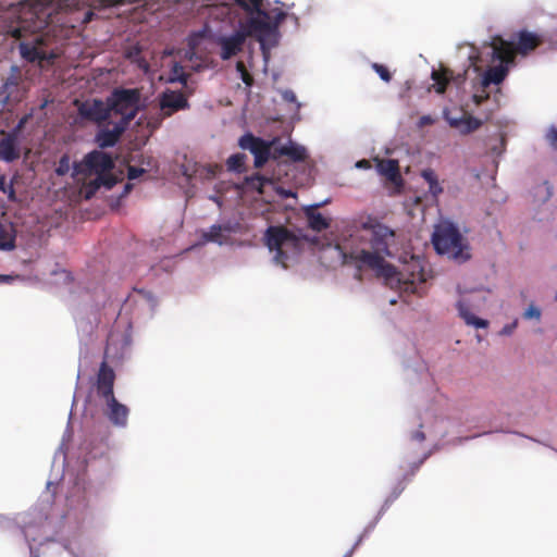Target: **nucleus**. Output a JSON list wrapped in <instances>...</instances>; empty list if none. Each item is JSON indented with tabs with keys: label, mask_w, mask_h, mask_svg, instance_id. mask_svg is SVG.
Listing matches in <instances>:
<instances>
[{
	"label": "nucleus",
	"mask_w": 557,
	"mask_h": 557,
	"mask_svg": "<svg viewBox=\"0 0 557 557\" xmlns=\"http://www.w3.org/2000/svg\"><path fill=\"white\" fill-rule=\"evenodd\" d=\"M547 191H548V197L552 195L550 193V186L547 185Z\"/></svg>",
	"instance_id": "864d4df0"
},
{
	"label": "nucleus",
	"mask_w": 557,
	"mask_h": 557,
	"mask_svg": "<svg viewBox=\"0 0 557 557\" xmlns=\"http://www.w3.org/2000/svg\"><path fill=\"white\" fill-rule=\"evenodd\" d=\"M145 173L143 168L128 166L127 177L128 180H136Z\"/></svg>",
	"instance_id": "72a5a7b5"
},
{
	"label": "nucleus",
	"mask_w": 557,
	"mask_h": 557,
	"mask_svg": "<svg viewBox=\"0 0 557 557\" xmlns=\"http://www.w3.org/2000/svg\"><path fill=\"white\" fill-rule=\"evenodd\" d=\"M393 237L394 232L389 227L369 216L350 234V238L337 248L341 250L343 262L356 267L357 280H361L363 268L391 277L395 268L385 262L383 255L389 253L388 242Z\"/></svg>",
	"instance_id": "f257e3e1"
},
{
	"label": "nucleus",
	"mask_w": 557,
	"mask_h": 557,
	"mask_svg": "<svg viewBox=\"0 0 557 557\" xmlns=\"http://www.w3.org/2000/svg\"><path fill=\"white\" fill-rule=\"evenodd\" d=\"M295 98V95L292 94V96H285V99H294Z\"/></svg>",
	"instance_id": "09e8293b"
},
{
	"label": "nucleus",
	"mask_w": 557,
	"mask_h": 557,
	"mask_svg": "<svg viewBox=\"0 0 557 557\" xmlns=\"http://www.w3.org/2000/svg\"><path fill=\"white\" fill-rule=\"evenodd\" d=\"M264 244L270 251H274V261L287 268L288 250L297 251L300 239L285 226H269L264 233Z\"/></svg>",
	"instance_id": "423d86ee"
},
{
	"label": "nucleus",
	"mask_w": 557,
	"mask_h": 557,
	"mask_svg": "<svg viewBox=\"0 0 557 557\" xmlns=\"http://www.w3.org/2000/svg\"><path fill=\"white\" fill-rule=\"evenodd\" d=\"M444 116L449 126L458 129L462 135L473 133L482 126V121L471 115L463 114L460 117H453L445 112Z\"/></svg>",
	"instance_id": "dca6fc26"
},
{
	"label": "nucleus",
	"mask_w": 557,
	"mask_h": 557,
	"mask_svg": "<svg viewBox=\"0 0 557 557\" xmlns=\"http://www.w3.org/2000/svg\"><path fill=\"white\" fill-rule=\"evenodd\" d=\"M546 141L554 149L557 150V127L550 126L545 135Z\"/></svg>",
	"instance_id": "7c9ffc66"
},
{
	"label": "nucleus",
	"mask_w": 557,
	"mask_h": 557,
	"mask_svg": "<svg viewBox=\"0 0 557 557\" xmlns=\"http://www.w3.org/2000/svg\"><path fill=\"white\" fill-rule=\"evenodd\" d=\"M511 65H515V63H507V62L499 61L498 65L490 66L483 75V79H482L483 85L488 86L491 84H494V85L500 84L508 75L509 66H511Z\"/></svg>",
	"instance_id": "a211bd4d"
},
{
	"label": "nucleus",
	"mask_w": 557,
	"mask_h": 557,
	"mask_svg": "<svg viewBox=\"0 0 557 557\" xmlns=\"http://www.w3.org/2000/svg\"><path fill=\"white\" fill-rule=\"evenodd\" d=\"M140 94L137 89L116 88L107 98L109 119L119 115L116 121L128 127L139 110Z\"/></svg>",
	"instance_id": "39448f33"
},
{
	"label": "nucleus",
	"mask_w": 557,
	"mask_h": 557,
	"mask_svg": "<svg viewBox=\"0 0 557 557\" xmlns=\"http://www.w3.org/2000/svg\"><path fill=\"white\" fill-rule=\"evenodd\" d=\"M82 165L86 174L97 175L92 183L95 188L100 186L112 188L114 186L115 178L110 174L114 168V161L109 153L101 150H92L84 157Z\"/></svg>",
	"instance_id": "6e6552de"
},
{
	"label": "nucleus",
	"mask_w": 557,
	"mask_h": 557,
	"mask_svg": "<svg viewBox=\"0 0 557 557\" xmlns=\"http://www.w3.org/2000/svg\"><path fill=\"white\" fill-rule=\"evenodd\" d=\"M434 122H435V120L431 115H422L419 119L418 125L420 127H424V126H428V125H432Z\"/></svg>",
	"instance_id": "e433bc0d"
},
{
	"label": "nucleus",
	"mask_w": 557,
	"mask_h": 557,
	"mask_svg": "<svg viewBox=\"0 0 557 557\" xmlns=\"http://www.w3.org/2000/svg\"><path fill=\"white\" fill-rule=\"evenodd\" d=\"M17 180V175H14L10 181L7 180L4 175L0 176V191L8 196L10 201L16 200L14 183Z\"/></svg>",
	"instance_id": "bb28decb"
},
{
	"label": "nucleus",
	"mask_w": 557,
	"mask_h": 557,
	"mask_svg": "<svg viewBox=\"0 0 557 557\" xmlns=\"http://www.w3.org/2000/svg\"><path fill=\"white\" fill-rule=\"evenodd\" d=\"M115 381V373L111 367L108 366V362L103 360L100 364L96 387L98 395L100 397L108 398L114 396L113 386Z\"/></svg>",
	"instance_id": "f8f14e48"
},
{
	"label": "nucleus",
	"mask_w": 557,
	"mask_h": 557,
	"mask_svg": "<svg viewBox=\"0 0 557 557\" xmlns=\"http://www.w3.org/2000/svg\"><path fill=\"white\" fill-rule=\"evenodd\" d=\"M276 140L271 143L265 141L260 137H256L251 133L243 135L238 140V146L244 150H249L255 157V166L262 168L270 156H272L271 148Z\"/></svg>",
	"instance_id": "9d476101"
},
{
	"label": "nucleus",
	"mask_w": 557,
	"mask_h": 557,
	"mask_svg": "<svg viewBox=\"0 0 557 557\" xmlns=\"http://www.w3.org/2000/svg\"><path fill=\"white\" fill-rule=\"evenodd\" d=\"M281 157H288L294 162L305 161L307 158L306 149L301 146L294 145H281L274 146L272 151V158L278 159Z\"/></svg>",
	"instance_id": "f3484780"
},
{
	"label": "nucleus",
	"mask_w": 557,
	"mask_h": 557,
	"mask_svg": "<svg viewBox=\"0 0 557 557\" xmlns=\"http://www.w3.org/2000/svg\"><path fill=\"white\" fill-rule=\"evenodd\" d=\"M421 176L429 184L437 178L436 173L432 169H425L421 172Z\"/></svg>",
	"instance_id": "c9c22d12"
},
{
	"label": "nucleus",
	"mask_w": 557,
	"mask_h": 557,
	"mask_svg": "<svg viewBox=\"0 0 557 557\" xmlns=\"http://www.w3.org/2000/svg\"><path fill=\"white\" fill-rule=\"evenodd\" d=\"M131 189V184L125 185V193H127Z\"/></svg>",
	"instance_id": "de8ad7c7"
},
{
	"label": "nucleus",
	"mask_w": 557,
	"mask_h": 557,
	"mask_svg": "<svg viewBox=\"0 0 557 557\" xmlns=\"http://www.w3.org/2000/svg\"><path fill=\"white\" fill-rule=\"evenodd\" d=\"M372 69L374 72L386 83H389L392 81V74L389 73L388 69L380 63H373Z\"/></svg>",
	"instance_id": "c85d7f7f"
},
{
	"label": "nucleus",
	"mask_w": 557,
	"mask_h": 557,
	"mask_svg": "<svg viewBox=\"0 0 557 557\" xmlns=\"http://www.w3.org/2000/svg\"><path fill=\"white\" fill-rule=\"evenodd\" d=\"M516 38L517 41L513 42L494 36L491 41L493 60L515 63L517 54L528 55L544 42L541 35L527 29L519 30Z\"/></svg>",
	"instance_id": "7ed1b4c3"
},
{
	"label": "nucleus",
	"mask_w": 557,
	"mask_h": 557,
	"mask_svg": "<svg viewBox=\"0 0 557 557\" xmlns=\"http://www.w3.org/2000/svg\"><path fill=\"white\" fill-rule=\"evenodd\" d=\"M70 171V157L67 154H63L58 163L55 169V173L58 175H65Z\"/></svg>",
	"instance_id": "c756f323"
},
{
	"label": "nucleus",
	"mask_w": 557,
	"mask_h": 557,
	"mask_svg": "<svg viewBox=\"0 0 557 557\" xmlns=\"http://www.w3.org/2000/svg\"><path fill=\"white\" fill-rule=\"evenodd\" d=\"M380 174L387 177L389 181H395L399 176L398 161L394 159L381 160L377 163Z\"/></svg>",
	"instance_id": "393cba45"
},
{
	"label": "nucleus",
	"mask_w": 557,
	"mask_h": 557,
	"mask_svg": "<svg viewBox=\"0 0 557 557\" xmlns=\"http://www.w3.org/2000/svg\"><path fill=\"white\" fill-rule=\"evenodd\" d=\"M357 166L367 169L370 168V162L368 160H361L357 162Z\"/></svg>",
	"instance_id": "ea45409f"
},
{
	"label": "nucleus",
	"mask_w": 557,
	"mask_h": 557,
	"mask_svg": "<svg viewBox=\"0 0 557 557\" xmlns=\"http://www.w3.org/2000/svg\"><path fill=\"white\" fill-rule=\"evenodd\" d=\"M15 238L14 228L0 223V250H13L15 248Z\"/></svg>",
	"instance_id": "b1692460"
},
{
	"label": "nucleus",
	"mask_w": 557,
	"mask_h": 557,
	"mask_svg": "<svg viewBox=\"0 0 557 557\" xmlns=\"http://www.w3.org/2000/svg\"><path fill=\"white\" fill-rule=\"evenodd\" d=\"M107 410L106 416L110 420V422L120 428H124L127 425V419L129 414V409L127 406L121 404L115 396H111L104 398Z\"/></svg>",
	"instance_id": "ddd939ff"
},
{
	"label": "nucleus",
	"mask_w": 557,
	"mask_h": 557,
	"mask_svg": "<svg viewBox=\"0 0 557 557\" xmlns=\"http://www.w3.org/2000/svg\"><path fill=\"white\" fill-rule=\"evenodd\" d=\"M256 178H257L258 181H260V182H261V181H263V177H262V176H260V175H256Z\"/></svg>",
	"instance_id": "603ef678"
},
{
	"label": "nucleus",
	"mask_w": 557,
	"mask_h": 557,
	"mask_svg": "<svg viewBox=\"0 0 557 557\" xmlns=\"http://www.w3.org/2000/svg\"><path fill=\"white\" fill-rule=\"evenodd\" d=\"M25 23L26 21L22 22L18 26L10 27L8 32L13 38L20 40L18 49L21 57L30 63L38 62L39 64H42L45 61L52 63L55 58L54 54H48L40 48L45 44L41 35L30 32L33 38L32 40H26L29 28Z\"/></svg>",
	"instance_id": "0eeeda50"
},
{
	"label": "nucleus",
	"mask_w": 557,
	"mask_h": 557,
	"mask_svg": "<svg viewBox=\"0 0 557 557\" xmlns=\"http://www.w3.org/2000/svg\"><path fill=\"white\" fill-rule=\"evenodd\" d=\"M178 70H182V66H180L178 64H175L174 65V73H177Z\"/></svg>",
	"instance_id": "49530a36"
},
{
	"label": "nucleus",
	"mask_w": 557,
	"mask_h": 557,
	"mask_svg": "<svg viewBox=\"0 0 557 557\" xmlns=\"http://www.w3.org/2000/svg\"><path fill=\"white\" fill-rule=\"evenodd\" d=\"M234 232L231 225L214 224L208 232L203 234L207 242L216 243L219 245L226 244L230 239V234Z\"/></svg>",
	"instance_id": "aec40b11"
},
{
	"label": "nucleus",
	"mask_w": 557,
	"mask_h": 557,
	"mask_svg": "<svg viewBox=\"0 0 557 557\" xmlns=\"http://www.w3.org/2000/svg\"><path fill=\"white\" fill-rule=\"evenodd\" d=\"M12 280H13V277H12V276H10V275H1V274H0V283H9V282H11Z\"/></svg>",
	"instance_id": "79ce46f5"
},
{
	"label": "nucleus",
	"mask_w": 557,
	"mask_h": 557,
	"mask_svg": "<svg viewBox=\"0 0 557 557\" xmlns=\"http://www.w3.org/2000/svg\"><path fill=\"white\" fill-rule=\"evenodd\" d=\"M236 70L240 74V78L245 83V85L251 87L253 85V77L246 69L244 62L238 61L236 63Z\"/></svg>",
	"instance_id": "cd10ccee"
},
{
	"label": "nucleus",
	"mask_w": 557,
	"mask_h": 557,
	"mask_svg": "<svg viewBox=\"0 0 557 557\" xmlns=\"http://www.w3.org/2000/svg\"><path fill=\"white\" fill-rule=\"evenodd\" d=\"M432 243L441 255H448L450 258L461 261L470 257L469 253H465L467 245L463 243L462 235L450 222H442L435 226Z\"/></svg>",
	"instance_id": "20e7f679"
},
{
	"label": "nucleus",
	"mask_w": 557,
	"mask_h": 557,
	"mask_svg": "<svg viewBox=\"0 0 557 557\" xmlns=\"http://www.w3.org/2000/svg\"><path fill=\"white\" fill-rule=\"evenodd\" d=\"M474 101H475V103L480 104L482 102V98L474 96Z\"/></svg>",
	"instance_id": "a18cd8bd"
},
{
	"label": "nucleus",
	"mask_w": 557,
	"mask_h": 557,
	"mask_svg": "<svg viewBox=\"0 0 557 557\" xmlns=\"http://www.w3.org/2000/svg\"><path fill=\"white\" fill-rule=\"evenodd\" d=\"M431 77L435 83V91L437 94H444L446 91L447 85L453 78V71L449 69H441L440 71L433 70Z\"/></svg>",
	"instance_id": "5701e85b"
},
{
	"label": "nucleus",
	"mask_w": 557,
	"mask_h": 557,
	"mask_svg": "<svg viewBox=\"0 0 557 557\" xmlns=\"http://www.w3.org/2000/svg\"><path fill=\"white\" fill-rule=\"evenodd\" d=\"M246 159H247V157L244 153H234V154L230 156L226 161L228 171L236 172V173L245 172Z\"/></svg>",
	"instance_id": "a878e982"
},
{
	"label": "nucleus",
	"mask_w": 557,
	"mask_h": 557,
	"mask_svg": "<svg viewBox=\"0 0 557 557\" xmlns=\"http://www.w3.org/2000/svg\"><path fill=\"white\" fill-rule=\"evenodd\" d=\"M20 158V149L16 139L8 136L0 140V159L5 162H13Z\"/></svg>",
	"instance_id": "412c9836"
},
{
	"label": "nucleus",
	"mask_w": 557,
	"mask_h": 557,
	"mask_svg": "<svg viewBox=\"0 0 557 557\" xmlns=\"http://www.w3.org/2000/svg\"><path fill=\"white\" fill-rule=\"evenodd\" d=\"M235 1L248 14V18L235 34L219 39L222 60H228L240 52L247 37H256L262 48L265 44H274L278 27L287 15L277 7L263 8V0Z\"/></svg>",
	"instance_id": "f03ea898"
},
{
	"label": "nucleus",
	"mask_w": 557,
	"mask_h": 557,
	"mask_svg": "<svg viewBox=\"0 0 557 557\" xmlns=\"http://www.w3.org/2000/svg\"><path fill=\"white\" fill-rule=\"evenodd\" d=\"M411 438L414 441L422 442V441H424L425 436L422 431H416L412 433Z\"/></svg>",
	"instance_id": "58836bf2"
},
{
	"label": "nucleus",
	"mask_w": 557,
	"mask_h": 557,
	"mask_svg": "<svg viewBox=\"0 0 557 557\" xmlns=\"http://www.w3.org/2000/svg\"><path fill=\"white\" fill-rule=\"evenodd\" d=\"M523 318L524 319H536V320H540L541 318V310L533 306V305H530L527 310L523 312Z\"/></svg>",
	"instance_id": "2f4dec72"
},
{
	"label": "nucleus",
	"mask_w": 557,
	"mask_h": 557,
	"mask_svg": "<svg viewBox=\"0 0 557 557\" xmlns=\"http://www.w3.org/2000/svg\"><path fill=\"white\" fill-rule=\"evenodd\" d=\"M22 83L21 73L17 67H13L12 73L5 78L0 88V94L4 97V102H17L22 99L20 85Z\"/></svg>",
	"instance_id": "2eb2a0df"
},
{
	"label": "nucleus",
	"mask_w": 557,
	"mask_h": 557,
	"mask_svg": "<svg viewBox=\"0 0 557 557\" xmlns=\"http://www.w3.org/2000/svg\"><path fill=\"white\" fill-rule=\"evenodd\" d=\"M320 206L321 203L305 208L308 226L314 232H322L329 228L331 224V221L327 218L317 211Z\"/></svg>",
	"instance_id": "6ab92c4d"
},
{
	"label": "nucleus",
	"mask_w": 557,
	"mask_h": 557,
	"mask_svg": "<svg viewBox=\"0 0 557 557\" xmlns=\"http://www.w3.org/2000/svg\"><path fill=\"white\" fill-rule=\"evenodd\" d=\"M397 496H398V494L396 493V494H395V495H393L392 497H388V498L386 499V503H385V504L387 505L388 503H392L394 499H396V498H397Z\"/></svg>",
	"instance_id": "c03bdc74"
},
{
	"label": "nucleus",
	"mask_w": 557,
	"mask_h": 557,
	"mask_svg": "<svg viewBox=\"0 0 557 557\" xmlns=\"http://www.w3.org/2000/svg\"><path fill=\"white\" fill-rule=\"evenodd\" d=\"M426 280H428V276H426L425 271L422 268H420L418 273H414V272L411 273V277L409 278V282L411 284H414L417 282L424 283V282H426Z\"/></svg>",
	"instance_id": "473e14b6"
},
{
	"label": "nucleus",
	"mask_w": 557,
	"mask_h": 557,
	"mask_svg": "<svg viewBox=\"0 0 557 557\" xmlns=\"http://www.w3.org/2000/svg\"><path fill=\"white\" fill-rule=\"evenodd\" d=\"M295 98V95L292 94V96H285V99H294Z\"/></svg>",
	"instance_id": "3c124183"
},
{
	"label": "nucleus",
	"mask_w": 557,
	"mask_h": 557,
	"mask_svg": "<svg viewBox=\"0 0 557 557\" xmlns=\"http://www.w3.org/2000/svg\"><path fill=\"white\" fill-rule=\"evenodd\" d=\"M77 110V123L89 122L98 126H103L104 123H111L108 113L107 100L100 99H75L73 101Z\"/></svg>",
	"instance_id": "1a4fd4ad"
},
{
	"label": "nucleus",
	"mask_w": 557,
	"mask_h": 557,
	"mask_svg": "<svg viewBox=\"0 0 557 557\" xmlns=\"http://www.w3.org/2000/svg\"><path fill=\"white\" fill-rule=\"evenodd\" d=\"M99 131L95 135V143L99 148H111L116 145L123 133L126 131V126L117 122L113 123L112 128L99 126Z\"/></svg>",
	"instance_id": "4468645a"
},
{
	"label": "nucleus",
	"mask_w": 557,
	"mask_h": 557,
	"mask_svg": "<svg viewBox=\"0 0 557 557\" xmlns=\"http://www.w3.org/2000/svg\"><path fill=\"white\" fill-rule=\"evenodd\" d=\"M188 100L181 91H164L160 97V109L163 117L171 116L174 112L187 109Z\"/></svg>",
	"instance_id": "9b49d317"
},
{
	"label": "nucleus",
	"mask_w": 557,
	"mask_h": 557,
	"mask_svg": "<svg viewBox=\"0 0 557 557\" xmlns=\"http://www.w3.org/2000/svg\"><path fill=\"white\" fill-rule=\"evenodd\" d=\"M517 324H518V322L513 321L512 323L505 325L502 329L500 334L502 335H510L513 332V330L517 327Z\"/></svg>",
	"instance_id": "4c0bfd02"
},
{
	"label": "nucleus",
	"mask_w": 557,
	"mask_h": 557,
	"mask_svg": "<svg viewBox=\"0 0 557 557\" xmlns=\"http://www.w3.org/2000/svg\"><path fill=\"white\" fill-rule=\"evenodd\" d=\"M94 15L92 12H87L84 22H89L91 20V16Z\"/></svg>",
	"instance_id": "37998d69"
},
{
	"label": "nucleus",
	"mask_w": 557,
	"mask_h": 557,
	"mask_svg": "<svg viewBox=\"0 0 557 557\" xmlns=\"http://www.w3.org/2000/svg\"><path fill=\"white\" fill-rule=\"evenodd\" d=\"M457 309L459 312V315L465 320V322L468 325H472L476 329L480 327H486L488 325V322L484 319L475 317L473 313L470 312L469 306L466 302V300L461 299L457 302Z\"/></svg>",
	"instance_id": "4be33fe9"
},
{
	"label": "nucleus",
	"mask_w": 557,
	"mask_h": 557,
	"mask_svg": "<svg viewBox=\"0 0 557 557\" xmlns=\"http://www.w3.org/2000/svg\"><path fill=\"white\" fill-rule=\"evenodd\" d=\"M429 193L434 197H437L440 194L443 193V188L438 183V178L429 184Z\"/></svg>",
	"instance_id": "f704fd0d"
},
{
	"label": "nucleus",
	"mask_w": 557,
	"mask_h": 557,
	"mask_svg": "<svg viewBox=\"0 0 557 557\" xmlns=\"http://www.w3.org/2000/svg\"><path fill=\"white\" fill-rule=\"evenodd\" d=\"M295 98V95L292 94V96H285V99H294Z\"/></svg>",
	"instance_id": "8fccbe9b"
},
{
	"label": "nucleus",
	"mask_w": 557,
	"mask_h": 557,
	"mask_svg": "<svg viewBox=\"0 0 557 557\" xmlns=\"http://www.w3.org/2000/svg\"><path fill=\"white\" fill-rule=\"evenodd\" d=\"M360 542H361V539H359L357 541V543L354 545V547L349 552H347L343 557H351L352 554H354L355 548L359 545Z\"/></svg>",
	"instance_id": "a19ab883"
}]
</instances>
